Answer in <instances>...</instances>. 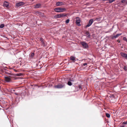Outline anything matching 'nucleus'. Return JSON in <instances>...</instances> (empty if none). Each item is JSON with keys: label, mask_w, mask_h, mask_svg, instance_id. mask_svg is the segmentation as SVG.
<instances>
[{"label": "nucleus", "mask_w": 127, "mask_h": 127, "mask_svg": "<svg viewBox=\"0 0 127 127\" xmlns=\"http://www.w3.org/2000/svg\"><path fill=\"white\" fill-rule=\"evenodd\" d=\"M55 11L57 12H64L66 10L64 8H58L54 9Z\"/></svg>", "instance_id": "nucleus-1"}, {"label": "nucleus", "mask_w": 127, "mask_h": 127, "mask_svg": "<svg viewBox=\"0 0 127 127\" xmlns=\"http://www.w3.org/2000/svg\"><path fill=\"white\" fill-rule=\"evenodd\" d=\"M76 24L78 26H80V22L81 21L79 18L78 17H76Z\"/></svg>", "instance_id": "nucleus-2"}, {"label": "nucleus", "mask_w": 127, "mask_h": 127, "mask_svg": "<svg viewBox=\"0 0 127 127\" xmlns=\"http://www.w3.org/2000/svg\"><path fill=\"white\" fill-rule=\"evenodd\" d=\"M4 79L5 80L6 82H9L12 81L10 77H5Z\"/></svg>", "instance_id": "nucleus-3"}, {"label": "nucleus", "mask_w": 127, "mask_h": 127, "mask_svg": "<svg viewBox=\"0 0 127 127\" xmlns=\"http://www.w3.org/2000/svg\"><path fill=\"white\" fill-rule=\"evenodd\" d=\"M93 22V20L92 19L90 20L89 21L88 24L86 25L85 26V28H87L90 26L92 24V23Z\"/></svg>", "instance_id": "nucleus-4"}, {"label": "nucleus", "mask_w": 127, "mask_h": 127, "mask_svg": "<svg viewBox=\"0 0 127 127\" xmlns=\"http://www.w3.org/2000/svg\"><path fill=\"white\" fill-rule=\"evenodd\" d=\"M81 43L84 48H87L88 47V45L85 42H81Z\"/></svg>", "instance_id": "nucleus-5"}, {"label": "nucleus", "mask_w": 127, "mask_h": 127, "mask_svg": "<svg viewBox=\"0 0 127 127\" xmlns=\"http://www.w3.org/2000/svg\"><path fill=\"white\" fill-rule=\"evenodd\" d=\"M24 2H21L17 3L16 4V6L17 7H18L20 6H22L24 5Z\"/></svg>", "instance_id": "nucleus-6"}, {"label": "nucleus", "mask_w": 127, "mask_h": 127, "mask_svg": "<svg viewBox=\"0 0 127 127\" xmlns=\"http://www.w3.org/2000/svg\"><path fill=\"white\" fill-rule=\"evenodd\" d=\"M9 5V2L7 1H4L3 3V6L4 7H8Z\"/></svg>", "instance_id": "nucleus-7"}, {"label": "nucleus", "mask_w": 127, "mask_h": 127, "mask_svg": "<svg viewBox=\"0 0 127 127\" xmlns=\"http://www.w3.org/2000/svg\"><path fill=\"white\" fill-rule=\"evenodd\" d=\"M121 34L122 33L117 34L116 35L112 37L111 38L112 39H113L114 38H116L118 37L119 36L121 35Z\"/></svg>", "instance_id": "nucleus-8"}, {"label": "nucleus", "mask_w": 127, "mask_h": 127, "mask_svg": "<svg viewBox=\"0 0 127 127\" xmlns=\"http://www.w3.org/2000/svg\"><path fill=\"white\" fill-rule=\"evenodd\" d=\"M64 87V85H59L55 86V87L58 88H61Z\"/></svg>", "instance_id": "nucleus-9"}, {"label": "nucleus", "mask_w": 127, "mask_h": 127, "mask_svg": "<svg viewBox=\"0 0 127 127\" xmlns=\"http://www.w3.org/2000/svg\"><path fill=\"white\" fill-rule=\"evenodd\" d=\"M40 40L41 41L42 44L43 45V46H46V42L44 41L42 39H41Z\"/></svg>", "instance_id": "nucleus-10"}, {"label": "nucleus", "mask_w": 127, "mask_h": 127, "mask_svg": "<svg viewBox=\"0 0 127 127\" xmlns=\"http://www.w3.org/2000/svg\"><path fill=\"white\" fill-rule=\"evenodd\" d=\"M64 4L63 2H57L56 3V5L57 6H60L62 5L63 4Z\"/></svg>", "instance_id": "nucleus-11"}, {"label": "nucleus", "mask_w": 127, "mask_h": 127, "mask_svg": "<svg viewBox=\"0 0 127 127\" xmlns=\"http://www.w3.org/2000/svg\"><path fill=\"white\" fill-rule=\"evenodd\" d=\"M41 5L40 4L38 3L35 6V8H39L40 7Z\"/></svg>", "instance_id": "nucleus-12"}, {"label": "nucleus", "mask_w": 127, "mask_h": 127, "mask_svg": "<svg viewBox=\"0 0 127 127\" xmlns=\"http://www.w3.org/2000/svg\"><path fill=\"white\" fill-rule=\"evenodd\" d=\"M76 58L73 56H71L70 57V60L74 61H75V60Z\"/></svg>", "instance_id": "nucleus-13"}, {"label": "nucleus", "mask_w": 127, "mask_h": 127, "mask_svg": "<svg viewBox=\"0 0 127 127\" xmlns=\"http://www.w3.org/2000/svg\"><path fill=\"white\" fill-rule=\"evenodd\" d=\"M57 16L58 17L60 18L61 17H64L65 16V15L63 14H61L58 15Z\"/></svg>", "instance_id": "nucleus-14"}, {"label": "nucleus", "mask_w": 127, "mask_h": 127, "mask_svg": "<svg viewBox=\"0 0 127 127\" xmlns=\"http://www.w3.org/2000/svg\"><path fill=\"white\" fill-rule=\"evenodd\" d=\"M120 54L122 57L124 58L127 54L121 52L120 53Z\"/></svg>", "instance_id": "nucleus-15"}, {"label": "nucleus", "mask_w": 127, "mask_h": 127, "mask_svg": "<svg viewBox=\"0 0 127 127\" xmlns=\"http://www.w3.org/2000/svg\"><path fill=\"white\" fill-rule=\"evenodd\" d=\"M121 2L123 3H124L125 4H127V0H122Z\"/></svg>", "instance_id": "nucleus-16"}, {"label": "nucleus", "mask_w": 127, "mask_h": 127, "mask_svg": "<svg viewBox=\"0 0 127 127\" xmlns=\"http://www.w3.org/2000/svg\"><path fill=\"white\" fill-rule=\"evenodd\" d=\"M106 117L107 118H109L110 117V115L109 113H106Z\"/></svg>", "instance_id": "nucleus-17"}, {"label": "nucleus", "mask_w": 127, "mask_h": 127, "mask_svg": "<svg viewBox=\"0 0 127 127\" xmlns=\"http://www.w3.org/2000/svg\"><path fill=\"white\" fill-rule=\"evenodd\" d=\"M67 84L69 86H71L72 85L71 82L70 81H68L67 83Z\"/></svg>", "instance_id": "nucleus-18"}, {"label": "nucleus", "mask_w": 127, "mask_h": 127, "mask_svg": "<svg viewBox=\"0 0 127 127\" xmlns=\"http://www.w3.org/2000/svg\"><path fill=\"white\" fill-rule=\"evenodd\" d=\"M124 70L126 71H127V67L126 66H124L123 68Z\"/></svg>", "instance_id": "nucleus-19"}, {"label": "nucleus", "mask_w": 127, "mask_h": 127, "mask_svg": "<svg viewBox=\"0 0 127 127\" xmlns=\"http://www.w3.org/2000/svg\"><path fill=\"white\" fill-rule=\"evenodd\" d=\"M109 97L110 98H114V95L113 94H111Z\"/></svg>", "instance_id": "nucleus-20"}, {"label": "nucleus", "mask_w": 127, "mask_h": 127, "mask_svg": "<svg viewBox=\"0 0 127 127\" xmlns=\"http://www.w3.org/2000/svg\"><path fill=\"white\" fill-rule=\"evenodd\" d=\"M4 26V25L3 24H2L0 25V28H2Z\"/></svg>", "instance_id": "nucleus-21"}, {"label": "nucleus", "mask_w": 127, "mask_h": 127, "mask_svg": "<svg viewBox=\"0 0 127 127\" xmlns=\"http://www.w3.org/2000/svg\"><path fill=\"white\" fill-rule=\"evenodd\" d=\"M115 0H109V2L111 3L115 1Z\"/></svg>", "instance_id": "nucleus-22"}, {"label": "nucleus", "mask_w": 127, "mask_h": 127, "mask_svg": "<svg viewBox=\"0 0 127 127\" xmlns=\"http://www.w3.org/2000/svg\"><path fill=\"white\" fill-rule=\"evenodd\" d=\"M69 19H68L65 22H66V23H67V24L69 22Z\"/></svg>", "instance_id": "nucleus-23"}, {"label": "nucleus", "mask_w": 127, "mask_h": 127, "mask_svg": "<svg viewBox=\"0 0 127 127\" xmlns=\"http://www.w3.org/2000/svg\"><path fill=\"white\" fill-rule=\"evenodd\" d=\"M34 53H32L31 54V57H33L34 56Z\"/></svg>", "instance_id": "nucleus-24"}, {"label": "nucleus", "mask_w": 127, "mask_h": 127, "mask_svg": "<svg viewBox=\"0 0 127 127\" xmlns=\"http://www.w3.org/2000/svg\"><path fill=\"white\" fill-rule=\"evenodd\" d=\"M123 39L124 40L126 41V42L127 41V39L126 38V37H123Z\"/></svg>", "instance_id": "nucleus-25"}, {"label": "nucleus", "mask_w": 127, "mask_h": 127, "mask_svg": "<svg viewBox=\"0 0 127 127\" xmlns=\"http://www.w3.org/2000/svg\"><path fill=\"white\" fill-rule=\"evenodd\" d=\"M123 124H127V121L124 122L123 123Z\"/></svg>", "instance_id": "nucleus-26"}, {"label": "nucleus", "mask_w": 127, "mask_h": 127, "mask_svg": "<svg viewBox=\"0 0 127 127\" xmlns=\"http://www.w3.org/2000/svg\"><path fill=\"white\" fill-rule=\"evenodd\" d=\"M87 63H85L83 64V65L84 66H85L87 65Z\"/></svg>", "instance_id": "nucleus-27"}, {"label": "nucleus", "mask_w": 127, "mask_h": 127, "mask_svg": "<svg viewBox=\"0 0 127 127\" xmlns=\"http://www.w3.org/2000/svg\"><path fill=\"white\" fill-rule=\"evenodd\" d=\"M113 30H111V28L109 30V31H108V32H110L111 31H112Z\"/></svg>", "instance_id": "nucleus-28"}, {"label": "nucleus", "mask_w": 127, "mask_h": 127, "mask_svg": "<svg viewBox=\"0 0 127 127\" xmlns=\"http://www.w3.org/2000/svg\"><path fill=\"white\" fill-rule=\"evenodd\" d=\"M124 58H126V59H127V54L124 57Z\"/></svg>", "instance_id": "nucleus-29"}, {"label": "nucleus", "mask_w": 127, "mask_h": 127, "mask_svg": "<svg viewBox=\"0 0 127 127\" xmlns=\"http://www.w3.org/2000/svg\"><path fill=\"white\" fill-rule=\"evenodd\" d=\"M79 89H81V87L80 85H79Z\"/></svg>", "instance_id": "nucleus-30"}, {"label": "nucleus", "mask_w": 127, "mask_h": 127, "mask_svg": "<svg viewBox=\"0 0 127 127\" xmlns=\"http://www.w3.org/2000/svg\"><path fill=\"white\" fill-rule=\"evenodd\" d=\"M114 27V26H113V27H112V28H111V30H113V28Z\"/></svg>", "instance_id": "nucleus-31"}, {"label": "nucleus", "mask_w": 127, "mask_h": 127, "mask_svg": "<svg viewBox=\"0 0 127 127\" xmlns=\"http://www.w3.org/2000/svg\"><path fill=\"white\" fill-rule=\"evenodd\" d=\"M120 127H125V126H122Z\"/></svg>", "instance_id": "nucleus-32"}, {"label": "nucleus", "mask_w": 127, "mask_h": 127, "mask_svg": "<svg viewBox=\"0 0 127 127\" xmlns=\"http://www.w3.org/2000/svg\"><path fill=\"white\" fill-rule=\"evenodd\" d=\"M15 94L16 95H18V94H17V93H15Z\"/></svg>", "instance_id": "nucleus-33"}, {"label": "nucleus", "mask_w": 127, "mask_h": 127, "mask_svg": "<svg viewBox=\"0 0 127 127\" xmlns=\"http://www.w3.org/2000/svg\"><path fill=\"white\" fill-rule=\"evenodd\" d=\"M17 74L18 76H19L20 75H19V74Z\"/></svg>", "instance_id": "nucleus-34"}, {"label": "nucleus", "mask_w": 127, "mask_h": 127, "mask_svg": "<svg viewBox=\"0 0 127 127\" xmlns=\"http://www.w3.org/2000/svg\"><path fill=\"white\" fill-rule=\"evenodd\" d=\"M14 71L16 72H17V71L15 70H14Z\"/></svg>", "instance_id": "nucleus-35"}, {"label": "nucleus", "mask_w": 127, "mask_h": 127, "mask_svg": "<svg viewBox=\"0 0 127 127\" xmlns=\"http://www.w3.org/2000/svg\"><path fill=\"white\" fill-rule=\"evenodd\" d=\"M96 20H97V18H96L95 19Z\"/></svg>", "instance_id": "nucleus-36"}, {"label": "nucleus", "mask_w": 127, "mask_h": 127, "mask_svg": "<svg viewBox=\"0 0 127 127\" xmlns=\"http://www.w3.org/2000/svg\"><path fill=\"white\" fill-rule=\"evenodd\" d=\"M70 81H72V80H71Z\"/></svg>", "instance_id": "nucleus-37"}, {"label": "nucleus", "mask_w": 127, "mask_h": 127, "mask_svg": "<svg viewBox=\"0 0 127 127\" xmlns=\"http://www.w3.org/2000/svg\"><path fill=\"white\" fill-rule=\"evenodd\" d=\"M120 42V41H119V42Z\"/></svg>", "instance_id": "nucleus-38"}]
</instances>
